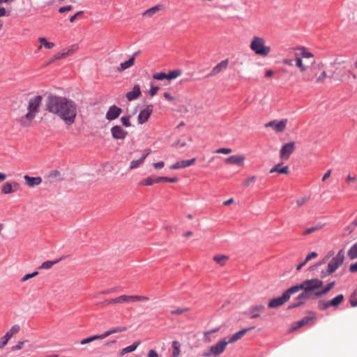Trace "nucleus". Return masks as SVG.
<instances>
[{
    "mask_svg": "<svg viewBox=\"0 0 357 357\" xmlns=\"http://www.w3.org/2000/svg\"><path fill=\"white\" fill-rule=\"evenodd\" d=\"M20 190V184L16 181H8L3 183L1 192L3 195L14 193Z\"/></svg>",
    "mask_w": 357,
    "mask_h": 357,
    "instance_id": "13",
    "label": "nucleus"
},
{
    "mask_svg": "<svg viewBox=\"0 0 357 357\" xmlns=\"http://www.w3.org/2000/svg\"><path fill=\"white\" fill-rule=\"evenodd\" d=\"M346 62L343 56H337L333 60V65H342L344 64Z\"/></svg>",
    "mask_w": 357,
    "mask_h": 357,
    "instance_id": "46",
    "label": "nucleus"
},
{
    "mask_svg": "<svg viewBox=\"0 0 357 357\" xmlns=\"http://www.w3.org/2000/svg\"><path fill=\"white\" fill-rule=\"evenodd\" d=\"M245 157L241 155H233L227 158L225 162L227 164L236 165L242 166L244 164Z\"/></svg>",
    "mask_w": 357,
    "mask_h": 357,
    "instance_id": "18",
    "label": "nucleus"
},
{
    "mask_svg": "<svg viewBox=\"0 0 357 357\" xmlns=\"http://www.w3.org/2000/svg\"><path fill=\"white\" fill-rule=\"evenodd\" d=\"M351 72L348 71H343L342 73H340L338 79L341 81L342 82H347L349 80L350 76H351Z\"/></svg>",
    "mask_w": 357,
    "mask_h": 357,
    "instance_id": "42",
    "label": "nucleus"
},
{
    "mask_svg": "<svg viewBox=\"0 0 357 357\" xmlns=\"http://www.w3.org/2000/svg\"><path fill=\"white\" fill-rule=\"evenodd\" d=\"M250 48L255 54L262 57L268 56L271 52V47L266 45V39L259 36H254L252 37Z\"/></svg>",
    "mask_w": 357,
    "mask_h": 357,
    "instance_id": "4",
    "label": "nucleus"
},
{
    "mask_svg": "<svg viewBox=\"0 0 357 357\" xmlns=\"http://www.w3.org/2000/svg\"><path fill=\"white\" fill-rule=\"evenodd\" d=\"M112 136L115 139H123L128 135V132L120 126H115L111 128Z\"/></svg>",
    "mask_w": 357,
    "mask_h": 357,
    "instance_id": "17",
    "label": "nucleus"
},
{
    "mask_svg": "<svg viewBox=\"0 0 357 357\" xmlns=\"http://www.w3.org/2000/svg\"><path fill=\"white\" fill-rule=\"evenodd\" d=\"M264 310V306L262 305H255V306H252V307H250V312L253 313V312H255L257 311H262Z\"/></svg>",
    "mask_w": 357,
    "mask_h": 357,
    "instance_id": "53",
    "label": "nucleus"
},
{
    "mask_svg": "<svg viewBox=\"0 0 357 357\" xmlns=\"http://www.w3.org/2000/svg\"><path fill=\"white\" fill-rule=\"evenodd\" d=\"M349 271L352 273L357 271V262L353 264H351L349 266Z\"/></svg>",
    "mask_w": 357,
    "mask_h": 357,
    "instance_id": "64",
    "label": "nucleus"
},
{
    "mask_svg": "<svg viewBox=\"0 0 357 357\" xmlns=\"http://www.w3.org/2000/svg\"><path fill=\"white\" fill-rule=\"evenodd\" d=\"M159 90V87L158 86H152L151 89L149 90V94L151 97L154 96L158 91Z\"/></svg>",
    "mask_w": 357,
    "mask_h": 357,
    "instance_id": "59",
    "label": "nucleus"
},
{
    "mask_svg": "<svg viewBox=\"0 0 357 357\" xmlns=\"http://www.w3.org/2000/svg\"><path fill=\"white\" fill-rule=\"evenodd\" d=\"M162 9V5H156L149 9H147L146 11H144L142 14L144 17H152L153 15L157 13L158 11Z\"/></svg>",
    "mask_w": 357,
    "mask_h": 357,
    "instance_id": "27",
    "label": "nucleus"
},
{
    "mask_svg": "<svg viewBox=\"0 0 357 357\" xmlns=\"http://www.w3.org/2000/svg\"><path fill=\"white\" fill-rule=\"evenodd\" d=\"M60 59H61V57L59 54V52H58L50 59V60L47 61L46 65L49 66V65L52 64V63L55 62L56 61L60 60Z\"/></svg>",
    "mask_w": 357,
    "mask_h": 357,
    "instance_id": "49",
    "label": "nucleus"
},
{
    "mask_svg": "<svg viewBox=\"0 0 357 357\" xmlns=\"http://www.w3.org/2000/svg\"><path fill=\"white\" fill-rule=\"evenodd\" d=\"M188 311L187 308H178L171 311L172 314H181Z\"/></svg>",
    "mask_w": 357,
    "mask_h": 357,
    "instance_id": "56",
    "label": "nucleus"
},
{
    "mask_svg": "<svg viewBox=\"0 0 357 357\" xmlns=\"http://www.w3.org/2000/svg\"><path fill=\"white\" fill-rule=\"evenodd\" d=\"M141 95L140 86L138 84H136L132 88V91L128 92L126 93V98L129 101H132L138 98Z\"/></svg>",
    "mask_w": 357,
    "mask_h": 357,
    "instance_id": "24",
    "label": "nucleus"
},
{
    "mask_svg": "<svg viewBox=\"0 0 357 357\" xmlns=\"http://www.w3.org/2000/svg\"><path fill=\"white\" fill-rule=\"evenodd\" d=\"M139 344H140V342L138 341V342H135L132 344L123 349L120 351V354H119L120 356H123L127 353H130V352H132V351H135Z\"/></svg>",
    "mask_w": 357,
    "mask_h": 357,
    "instance_id": "31",
    "label": "nucleus"
},
{
    "mask_svg": "<svg viewBox=\"0 0 357 357\" xmlns=\"http://www.w3.org/2000/svg\"><path fill=\"white\" fill-rule=\"evenodd\" d=\"M344 260V250L342 249L328 264V274L334 273L343 264Z\"/></svg>",
    "mask_w": 357,
    "mask_h": 357,
    "instance_id": "9",
    "label": "nucleus"
},
{
    "mask_svg": "<svg viewBox=\"0 0 357 357\" xmlns=\"http://www.w3.org/2000/svg\"><path fill=\"white\" fill-rule=\"evenodd\" d=\"M182 72L181 70H174L167 74V79L172 80L178 77L181 75Z\"/></svg>",
    "mask_w": 357,
    "mask_h": 357,
    "instance_id": "35",
    "label": "nucleus"
},
{
    "mask_svg": "<svg viewBox=\"0 0 357 357\" xmlns=\"http://www.w3.org/2000/svg\"><path fill=\"white\" fill-rule=\"evenodd\" d=\"M310 298V294H307L305 291H303L301 294H300L296 298V302L289 305V308H294L297 307L301 305H303L307 300Z\"/></svg>",
    "mask_w": 357,
    "mask_h": 357,
    "instance_id": "21",
    "label": "nucleus"
},
{
    "mask_svg": "<svg viewBox=\"0 0 357 357\" xmlns=\"http://www.w3.org/2000/svg\"><path fill=\"white\" fill-rule=\"evenodd\" d=\"M218 331V329H213L212 331L205 332L204 334L205 340L208 342H211V340L209 338V335H211L213 333L217 332Z\"/></svg>",
    "mask_w": 357,
    "mask_h": 357,
    "instance_id": "57",
    "label": "nucleus"
},
{
    "mask_svg": "<svg viewBox=\"0 0 357 357\" xmlns=\"http://www.w3.org/2000/svg\"><path fill=\"white\" fill-rule=\"evenodd\" d=\"M195 160H196V159L194 158H192V159L188 160L179 161V162H176L175 164L172 165L170 167V168L172 169L185 168L186 167L192 165L195 163Z\"/></svg>",
    "mask_w": 357,
    "mask_h": 357,
    "instance_id": "25",
    "label": "nucleus"
},
{
    "mask_svg": "<svg viewBox=\"0 0 357 357\" xmlns=\"http://www.w3.org/2000/svg\"><path fill=\"white\" fill-rule=\"evenodd\" d=\"M45 109L50 113L59 117L68 126L73 124L75 121L76 104L66 97L50 95L46 100Z\"/></svg>",
    "mask_w": 357,
    "mask_h": 357,
    "instance_id": "1",
    "label": "nucleus"
},
{
    "mask_svg": "<svg viewBox=\"0 0 357 357\" xmlns=\"http://www.w3.org/2000/svg\"><path fill=\"white\" fill-rule=\"evenodd\" d=\"M59 261L60 259L56 261H46L40 266L39 269H50Z\"/></svg>",
    "mask_w": 357,
    "mask_h": 357,
    "instance_id": "38",
    "label": "nucleus"
},
{
    "mask_svg": "<svg viewBox=\"0 0 357 357\" xmlns=\"http://www.w3.org/2000/svg\"><path fill=\"white\" fill-rule=\"evenodd\" d=\"M228 342H227L226 338L219 341L215 345H213L210 347L208 351H206L202 354L203 357H211L212 356H218L222 354L225 349Z\"/></svg>",
    "mask_w": 357,
    "mask_h": 357,
    "instance_id": "7",
    "label": "nucleus"
},
{
    "mask_svg": "<svg viewBox=\"0 0 357 357\" xmlns=\"http://www.w3.org/2000/svg\"><path fill=\"white\" fill-rule=\"evenodd\" d=\"M148 357H158V354L154 349H151L148 353Z\"/></svg>",
    "mask_w": 357,
    "mask_h": 357,
    "instance_id": "63",
    "label": "nucleus"
},
{
    "mask_svg": "<svg viewBox=\"0 0 357 357\" xmlns=\"http://www.w3.org/2000/svg\"><path fill=\"white\" fill-rule=\"evenodd\" d=\"M130 116H122L121 118V121L122 124L124 126H126V127H130L131 126V123H130Z\"/></svg>",
    "mask_w": 357,
    "mask_h": 357,
    "instance_id": "48",
    "label": "nucleus"
},
{
    "mask_svg": "<svg viewBox=\"0 0 357 357\" xmlns=\"http://www.w3.org/2000/svg\"><path fill=\"white\" fill-rule=\"evenodd\" d=\"M38 40L40 43V45L38 47L39 50H40L43 46L49 50L52 49L55 46L54 43L48 42L45 38H39Z\"/></svg>",
    "mask_w": 357,
    "mask_h": 357,
    "instance_id": "33",
    "label": "nucleus"
},
{
    "mask_svg": "<svg viewBox=\"0 0 357 357\" xmlns=\"http://www.w3.org/2000/svg\"><path fill=\"white\" fill-rule=\"evenodd\" d=\"M317 253L315 252H312L311 253H310L309 255H307L306 258H305V261L307 262L308 261H310V259H313V258H316L317 257Z\"/></svg>",
    "mask_w": 357,
    "mask_h": 357,
    "instance_id": "60",
    "label": "nucleus"
},
{
    "mask_svg": "<svg viewBox=\"0 0 357 357\" xmlns=\"http://www.w3.org/2000/svg\"><path fill=\"white\" fill-rule=\"evenodd\" d=\"M153 77L157 80H162L164 79H167V74H165V73H162V72L158 73H155L153 75Z\"/></svg>",
    "mask_w": 357,
    "mask_h": 357,
    "instance_id": "52",
    "label": "nucleus"
},
{
    "mask_svg": "<svg viewBox=\"0 0 357 357\" xmlns=\"http://www.w3.org/2000/svg\"><path fill=\"white\" fill-rule=\"evenodd\" d=\"M256 179H257V178L255 176H250L249 178H248L247 179H245V181H243V185L245 187H249L251 183H253L255 182Z\"/></svg>",
    "mask_w": 357,
    "mask_h": 357,
    "instance_id": "45",
    "label": "nucleus"
},
{
    "mask_svg": "<svg viewBox=\"0 0 357 357\" xmlns=\"http://www.w3.org/2000/svg\"><path fill=\"white\" fill-rule=\"evenodd\" d=\"M315 319V317H305L302 319L299 320L296 323V326L293 328V330H296L298 328H300L301 326H303L305 325L309 324L311 322H312L313 320Z\"/></svg>",
    "mask_w": 357,
    "mask_h": 357,
    "instance_id": "28",
    "label": "nucleus"
},
{
    "mask_svg": "<svg viewBox=\"0 0 357 357\" xmlns=\"http://www.w3.org/2000/svg\"><path fill=\"white\" fill-rule=\"evenodd\" d=\"M72 9H73V6L69 5V6H63V7L59 8V12L60 13H63L65 12L70 11Z\"/></svg>",
    "mask_w": 357,
    "mask_h": 357,
    "instance_id": "58",
    "label": "nucleus"
},
{
    "mask_svg": "<svg viewBox=\"0 0 357 357\" xmlns=\"http://www.w3.org/2000/svg\"><path fill=\"white\" fill-rule=\"evenodd\" d=\"M288 123L287 119H283L280 121L273 120L266 123V128H272L276 132H282L286 129Z\"/></svg>",
    "mask_w": 357,
    "mask_h": 357,
    "instance_id": "12",
    "label": "nucleus"
},
{
    "mask_svg": "<svg viewBox=\"0 0 357 357\" xmlns=\"http://www.w3.org/2000/svg\"><path fill=\"white\" fill-rule=\"evenodd\" d=\"M43 98L41 96H35L31 97L28 102L27 112L21 116L20 122L22 127L28 128L32 125L36 114L39 112L40 106Z\"/></svg>",
    "mask_w": 357,
    "mask_h": 357,
    "instance_id": "2",
    "label": "nucleus"
},
{
    "mask_svg": "<svg viewBox=\"0 0 357 357\" xmlns=\"http://www.w3.org/2000/svg\"><path fill=\"white\" fill-rule=\"evenodd\" d=\"M280 164L275 165L270 169V173L278 172L279 174H287L289 172V167L287 166L280 168Z\"/></svg>",
    "mask_w": 357,
    "mask_h": 357,
    "instance_id": "32",
    "label": "nucleus"
},
{
    "mask_svg": "<svg viewBox=\"0 0 357 357\" xmlns=\"http://www.w3.org/2000/svg\"><path fill=\"white\" fill-rule=\"evenodd\" d=\"M149 298L145 296H128L122 295L119 297L106 300L105 303L107 305L124 303H132L137 301H147Z\"/></svg>",
    "mask_w": 357,
    "mask_h": 357,
    "instance_id": "6",
    "label": "nucleus"
},
{
    "mask_svg": "<svg viewBox=\"0 0 357 357\" xmlns=\"http://www.w3.org/2000/svg\"><path fill=\"white\" fill-rule=\"evenodd\" d=\"M20 330V326L17 324L13 326L10 330L6 333V335H8V337L10 339L14 335L17 334Z\"/></svg>",
    "mask_w": 357,
    "mask_h": 357,
    "instance_id": "41",
    "label": "nucleus"
},
{
    "mask_svg": "<svg viewBox=\"0 0 357 357\" xmlns=\"http://www.w3.org/2000/svg\"><path fill=\"white\" fill-rule=\"evenodd\" d=\"M310 198L308 197H301L296 201V204L298 206H301L305 203H306L307 201H309Z\"/></svg>",
    "mask_w": 357,
    "mask_h": 357,
    "instance_id": "55",
    "label": "nucleus"
},
{
    "mask_svg": "<svg viewBox=\"0 0 357 357\" xmlns=\"http://www.w3.org/2000/svg\"><path fill=\"white\" fill-rule=\"evenodd\" d=\"M78 49L79 47L77 44L72 45L63 49L61 52H59L61 59H66L68 56L73 55L78 50Z\"/></svg>",
    "mask_w": 357,
    "mask_h": 357,
    "instance_id": "20",
    "label": "nucleus"
},
{
    "mask_svg": "<svg viewBox=\"0 0 357 357\" xmlns=\"http://www.w3.org/2000/svg\"><path fill=\"white\" fill-rule=\"evenodd\" d=\"M294 294L292 288H289L283 292L281 296L271 300L268 304V307L275 308L282 305L289 300L291 295Z\"/></svg>",
    "mask_w": 357,
    "mask_h": 357,
    "instance_id": "10",
    "label": "nucleus"
},
{
    "mask_svg": "<svg viewBox=\"0 0 357 357\" xmlns=\"http://www.w3.org/2000/svg\"><path fill=\"white\" fill-rule=\"evenodd\" d=\"M24 179L25 184L29 188H34L42 183V178L40 176L32 177L29 175H24Z\"/></svg>",
    "mask_w": 357,
    "mask_h": 357,
    "instance_id": "19",
    "label": "nucleus"
},
{
    "mask_svg": "<svg viewBox=\"0 0 357 357\" xmlns=\"http://www.w3.org/2000/svg\"><path fill=\"white\" fill-rule=\"evenodd\" d=\"M348 256L351 259L357 258V243L353 245L349 250Z\"/></svg>",
    "mask_w": 357,
    "mask_h": 357,
    "instance_id": "40",
    "label": "nucleus"
},
{
    "mask_svg": "<svg viewBox=\"0 0 357 357\" xmlns=\"http://www.w3.org/2000/svg\"><path fill=\"white\" fill-rule=\"evenodd\" d=\"M121 113L122 109L120 107L116 105H112L109 107L105 117L108 121H113L117 119Z\"/></svg>",
    "mask_w": 357,
    "mask_h": 357,
    "instance_id": "16",
    "label": "nucleus"
},
{
    "mask_svg": "<svg viewBox=\"0 0 357 357\" xmlns=\"http://www.w3.org/2000/svg\"><path fill=\"white\" fill-rule=\"evenodd\" d=\"M228 259L229 257L227 255L215 256L213 257V260L220 266H224L227 261L228 260Z\"/></svg>",
    "mask_w": 357,
    "mask_h": 357,
    "instance_id": "39",
    "label": "nucleus"
},
{
    "mask_svg": "<svg viewBox=\"0 0 357 357\" xmlns=\"http://www.w3.org/2000/svg\"><path fill=\"white\" fill-rule=\"evenodd\" d=\"M38 275V271H35V272L31 273L26 274L25 275H24L21 278V282H24L27 281L28 280L37 276Z\"/></svg>",
    "mask_w": 357,
    "mask_h": 357,
    "instance_id": "44",
    "label": "nucleus"
},
{
    "mask_svg": "<svg viewBox=\"0 0 357 357\" xmlns=\"http://www.w3.org/2000/svg\"><path fill=\"white\" fill-rule=\"evenodd\" d=\"M9 340L10 338L8 337V335L5 334L0 340V349H3L8 344Z\"/></svg>",
    "mask_w": 357,
    "mask_h": 357,
    "instance_id": "51",
    "label": "nucleus"
},
{
    "mask_svg": "<svg viewBox=\"0 0 357 357\" xmlns=\"http://www.w3.org/2000/svg\"><path fill=\"white\" fill-rule=\"evenodd\" d=\"M335 284V282H331L328 283L325 287L322 288L319 291L314 292L315 296L320 297L321 296L326 295L334 287Z\"/></svg>",
    "mask_w": 357,
    "mask_h": 357,
    "instance_id": "26",
    "label": "nucleus"
},
{
    "mask_svg": "<svg viewBox=\"0 0 357 357\" xmlns=\"http://www.w3.org/2000/svg\"><path fill=\"white\" fill-rule=\"evenodd\" d=\"M327 77V74L326 71H323L319 77L316 79L315 82L317 84L324 83L325 82L326 78Z\"/></svg>",
    "mask_w": 357,
    "mask_h": 357,
    "instance_id": "47",
    "label": "nucleus"
},
{
    "mask_svg": "<svg viewBox=\"0 0 357 357\" xmlns=\"http://www.w3.org/2000/svg\"><path fill=\"white\" fill-rule=\"evenodd\" d=\"M323 286L322 280L314 278L310 280H305L303 281L301 284L292 286V290L294 294L297 293L300 290L305 291L307 294L311 296V293L312 291H319V289Z\"/></svg>",
    "mask_w": 357,
    "mask_h": 357,
    "instance_id": "5",
    "label": "nucleus"
},
{
    "mask_svg": "<svg viewBox=\"0 0 357 357\" xmlns=\"http://www.w3.org/2000/svg\"><path fill=\"white\" fill-rule=\"evenodd\" d=\"M84 14V12L83 11H79L77 13H76L74 15H73L70 18V22H73L76 18L79 16V15H82Z\"/></svg>",
    "mask_w": 357,
    "mask_h": 357,
    "instance_id": "62",
    "label": "nucleus"
},
{
    "mask_svg": "<svg viewBox=\"0 0 357 357\" xmlns=\"http://www.w3.org/2000/svg\"><path fill=\"white\" fill-rule=\"evenodd\" d=\"M253 328H254V327H250V328H244V329L239 331L238 332L233 334L228 339V340H227V342H228V344H231V343L236 342L237 340H240L248 331H249Z\"/></svg>",
    "mask_w": 357,
    "mask_h": 357,
    "instance_id": "22",
    "label": "nucleus"
},
{
    "mask_svg": "<svg viewBox=\"0 0 357 357\" xmlns=\"http://www.w3.org/2000/svg\"><path fill=\"white\" fill-rule=\"evenodd\" d=\"M344 301V296L339 294L329 301L330 307L337 308Z\"/></svg>",
    "mask_w": 357,
    "mask_h": 357,
    "instance_id": "30",
    "label": "nucleus"
},
{
    "mask_svg": "<svg viewBox=\"0 0 357 357\" xmlns=\"http://www.w3.org/2000/svg\"><path fill=\"white\" fill-rule=\"evenodd\" d=\"M153 112V106L147 105L145 109H142L138 115V123L143 124L146 123Z\"/></svg>",
    "mask_w": 357,
    "mask_h": 357,
    "instance_id": "15",
    "label": "nucleus"
},
{
    "mask_svg": "<svg viewBox=\"0 0 357 357\" xmlns=\"http://www.w3.org/2000/svg\"><path fill=\"white\" fill-rule=\"evenodd\" d=\"M155 183V180L154 176H149L143 180H142L139 183L140 185L144 186H150Z\"/></svg>",
    "mask_w": 357,
    "mask_h": 357,
    "instance_id": "36",
    "label": "nucleus"
},
{
    "mask_svg": "<svg viewBox=\"0 0 357 357\" xmlns=\"http://www.w3.org/2000/svg\"><path fill=\"white\" fill-rule=\"evenodd\" d=\"M173 352L171 357H178L180 355V344L178 341L172 342Z\"/></svg>",
    "mask_w": 357,
    "mask_h": 357,
    "instance_id": "34",
    "label": "nucleus"
},
{
    "mask_svg": "<svg viewBox=\"0 0 357 357\" xmlns=\"http://www.w3.org/2000/svg\"><path fill=\"white\" fill-rule=\"evenodd\" d=\"M137 54V52L134 53L128 61L121 63L120 66L117 68V70L119 72H123L126 69L132 67L135 63V56Z\"/></svg>",
    "mask_w": 357,
    "mask_h": 357,
    "instance_id": "23",
    "label": "nucleus"
},
{
    "mask_svg": "<svg viewBox=\"0 0 357 357\" xmlns=\"http://www.w3.org/2000/svg\"><path fill=\"white\" fill-rule=\"evenodd\" d=\"M26 342L27 340L20 341L16 345L13 346L11 348V351H15L22 349L23 348L24 343Z\"/></svg>",
    "mask_w": 357,
    "mask_h": 357,
    "instance_id": "50",
    "label": "nucleus"
},
{
    "mask_svg": "<svg viewBox=\"0 0 357 357\" xmlns=\"http://www.w3.org/2000/svg\"><path fill=\"white\" fill-rule=\"evenodd\" d=\"M228 64V59L222 60L213 68V69L208 74V76L214 77L218 75L219 73H222V71L225 70L227 68Z\"/></svg>",
    "mask_w": 357,
    "mask_h": 357,
    "instance_id": "14",
    "label": "nucleus"
},
{
    "mask_svg": "<svg viewBox=\"0 0 357 357\" xmlns=\"http://www.w3.org/2000/svg\"><path fill=\"white\" fill-rule=\"evenodd\" d=\"M231 149L229 148H220L217 149L215 152L217 153L229 154L231 153Z\"/></svg>",
    "mask_w": 357,
    "mask_h": 357,
    "instance_id": "54",
    "label": "nucleus"
},
{
    "mask_svg": "<svg viewBox=\"0 0 357 357\" xmlns=\"http://www.w3.org/2000/svg\"><path fill=\"white\" fill-rule=\"evenodd\" d=\"M296 149V144L294 142H290L284 144L280 150V158L281 160H287L289 159L290 155L294 153Z\"/></svg>",
    "mask_w": 357,
    "mask_h": 357,
    "instance_id": "11",
    "label": "nucleus"
},
{
    "mask_svg": "<svg viewBox=\"0 0 357 357\" xmlns=\"http://www.w3.org/2000/svg\"><path fill=\"white\" fill-rule=\"evenodd\" d=\"M149 153H150V151H147V152L146 153H144L140 159L131 161L130 165V169H135V168H137L138 167H139L143 163L144 160L147 157V155L149 154Z\"/></svg>",
    "mask_w": 357,
    "mask_h": 357,
    "instance_id": "29",
    "label": "nucleus"
},
{
    "mask_svg": "<svg viewBox=\"0 0 357 357\" xmlns=\"http://www.w3.org/2000/svg\"><path fill=\"white\" fill-rule=\"evenodd\" d=\"M297 50L301 52V57L296 56V66L299 69V70L302 73L303 80L304 82H310L312 80L313 76L312 75L307 73L306 71L307 70V66L303 63L302 58H312L314 56V54L312 52H309L305 47H299L297 48Z\"/></svg>",
    "mask_w": 357,
    "mask_h": 357,
    "instance_id": "3",
    "label": "nucleus"
},
{
    "mask_svg": "<svg viewBox=\"0 0 357 357\" xmlns=\"http://www.w3.org/2000/svg\"><path fill=\"white\" fill-rule=\"evenodd\" d=\"M155 169H161L165 166V163L162 161L155 162L153 164Z\"/></svg>",
    "mask_w": 357,
    "mask_h": 357,
    "instance_id": "61",
    "label": "nucleus"
},
{
    "mask_svg": "<svg viewBox=\"0 0 357 357\" xmlns=\"http://www.w3.org/2000/svg\"><path fill=\"white\" fill-rule=\"evenodd\" d=\"M126 330V327H119L114 329L109 330L104 333L101 335H95L91 337H89L87 338L83 339L81 340L80 344L84 345L89 343L92 342L93 341L97 340H102L108 337L109 335L116 333H121Z\"/></svg>",
    "mask_w": 357,
    "mask_h": 357,
    "instance_id": "8",
    "label": "nucleus"
},
{
    "mask_svg": "<svg viewBox=\"0 0 357 357\" xmlns=\"http://www.w3.org/2000/svg\"><path fill=\"white\" fill-rule=\"evenodd\" d=\"M323 227H324L323 224L319 223V224H317V225H315L314 227H310V228H307L304 231L303 234L304 235L310 234L312 232H314V231H316L317 230H319V229H322Z\"/></svg>",
    "mask_w": 357,
    "mask_h": 357,
    "instance_id": "37",
    "label": "nucleus"
},
{
    "mask_svg": "<svg viewBox=\"0 0 357 357\" xmlns=\"http://www.w3.org/2000/svg\"><path fill=\"white\" fill-rule=\"evenodd\" d=\"M318 307L321 310H325L330 307L329 301H319L318 302Z\"/></svg>",
    "mask_w": 357,
    "mask_h": 357,
    "instance_id": "43",
    "label": "nucleus"
}]
</instances>
